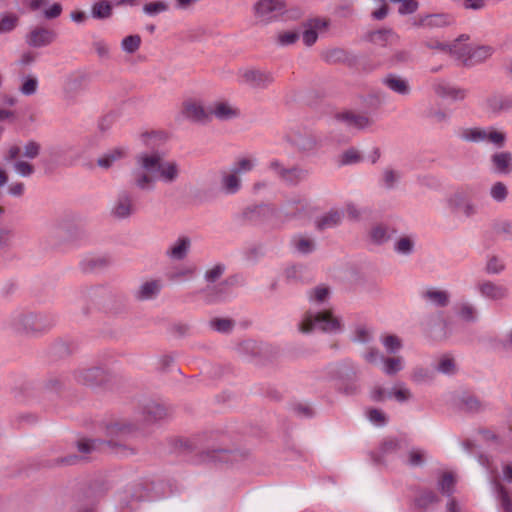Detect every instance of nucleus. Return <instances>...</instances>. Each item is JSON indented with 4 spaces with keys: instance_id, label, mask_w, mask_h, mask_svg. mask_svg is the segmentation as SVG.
I'll use <instances>...</instances> for the list:
<instances>
[{
    "instance_id": "f257e3e1",
    "label": "nucleus",
    "mask_w": 512,
    "mask_h": 512,
    "mask_svg": "<svg viewBox=\"0 0 512 512\" xmlns=\"http://www.w3.org/2000/svg\"><path fill=\"white\" fill-rule=\"evenodd\" d=\"M165 153L159 150L141 152L136 155V168L131 171L133 186L141 191H151L155 187L158 173L159 179L164 183L171 184L179 176V166L175 161H164Z\"/></svg>"
},
{
    "instance_id": "f03ea898",
    "label": "nucleus",
    "mask_w": 512,
    "mask_h": 512,
    "mask_svg": "<svg viewBox=\"0 0 512 512\" xmlns=\"http://www.w3.org/2000/svg\"><path fill=\"white\" fill-rule=\"evenodd\" d=\"M136 427L131 423H112L107 426L109 440L83 439L78 441L79 452L89 454L96 451L112 452L120 457H127L135 454V449L129 447L122 441H127L135 434Z\"/></svg>"
},
{
    "instance_id": "7ed1b4c3",
    "label": "nucleus",
    "mask_w": 512,
    "mask_h": 512,
    "mask_svg": "<svg viewBox=\"0 0 512 512\" xmlns=\"http://www.w3.org/2000/svg\"><path fill=\"white\" fill-rule=\"evenodd\" d=\"M298 328L304 334L315 330L334 334L342 330V324L340 318L336 317L331 309H310L304 314Z\"/></svg>"
},
{
    "instance_id": "20e7f679",
    "label": "nucleus",
    "mask_w": 512,
    "mask_h": 512,
    "mask_svg": "<svg viewBox=\"0 0 512 512\" xmlns=\"http://www.w3.org/2000/svg\"><path fill=\"white\" fill-rule=\"evenodd\" d=\"M360 369L358 365L350 359H344L330 369L331 377L338 380V388L346 395H354L358 392L357 384Z\"/></svg>"
},
{
    "instance_id": "39448f33",
    "label": "nucleus",
    "mask_w": 512,
    "mask_h": 512,
    "mask_svg": "<svg viewBox=\"0 0 512 512\" xmlns=\"http://www.w3.org/2000/svg\"><path fill=\"white\" fill-rule=\"evenodd\" d=\"M55 320L42 313L14 312L11 316V324L19 331L27 333L43 332L51 328Z\"/></svg>"
},
{
    "instance_id": "423d86ee",
    "label": "nucleus",
    "mask_w": 512,
    "mask_h": 512,
    "mask_svg": "<svg viewBox=\"0 0 512 512\" xmlns=\"http://www.w3.org/2000/svg\"><path fill=\"white\" fill-rule=\"evenodd\" d=\"M458 137L465 142L489 143L496 148H502L506 142V134L492 126L462 128L458 132Z\"/></svg>"
},
{
    "instance_id": "0eeeda50",
    "label": "nucleus",
    "mask_w": 512,
    "mask_h": 512,
    "mask_svg": "<svg viewBox=\"0 0 512 512\" xmlns=\"http://www.w3.org/2000/svg\"><path fill=\"white\" fill-rule=\"evenodd\" d=\"M470 187H460L448 195L445 203L449 211L456 216L471 218L478 213V207L471 197Z\"/></svg>"
},
{
    "instance_id": "6e6552de",
    "label": "nucleus",
    "mask_w": 512,
    "mask_h": 512,
    "mask_svg": "<svg viewBox=\"0 0 512 512\" xmlns=\"http://www.w3.org/2000/svg\"><path fill=\"white\" fill-rule=\"evenodd\" d=\"M451 49L453 56L461 60L465 66L480 64L490 58L495 52L494 47L490 45L471 46L461 45L459 43L458 48L457 46H453Z\"/></svg>"
},
{
    "instance_id": "1a4fd4ad",
    "label": "nucleus",
    "mask_w": 512,
    "mask_h": 512,
    "mask_svg": "<svg viewBox=\"0 0 512 512\" xmlns=\"http://www.w3.org/2000/svg\"><path fill=\"white\" fill-rule=\"evenodd\" d=\"M138 210L134 196L128 190H121L117 193L111 208L110 215L117 220H126L133 216Z\"/></svg>"
},
{
    "instance_id": "9d476101",
    "label": "nucleus",
    "mask_w": 512,
    "mask_h": 512,
    "mask_svg": "<svg viewBox=\"0 0 512 512\" xmlns=\"http://www.w3.org/2000/svg\"><path fill=\"white\" fill-rule=\"evenodd\" d=\"M258 22L269 24L277 20L285 12V4L281 0H259L253 6Z\"/></svg>"
},
{
    "instance_id": "9b49d317",
    "label": "nucleus",
    "mask_w": 512,
    "mask_h": 512,
    "mask_svg": "<svg viewBox=\"0 0 512 512\" xmlns=\"http://www.w3.org/2000/svg\"><path fill=\"white\" fill-rule=\"evenodd\" d=\"M268 168L270 171L274 172L281 181L288 185H297L306 180L309 175V171L305 168L300 166L286 168L279 160L276 159L269 162Z\"/></svg>"
},
{
    "instance_id": "f8f14e48",
    "label": "nucleus",
    "mask_w": 512,
    "mask_h": 512,
    "mask_svg": "<svg viewBox=\"0 0 512 512\" xmlns=\"http://www.w3.org/2000/svg\"><path fill=\"white\" fill-rule=\"evenodd\" d=\"M238 76L241 83L256 89L267 88L274 81L272 73L255 68L240 69Z\"/></svg>"
},
{
    "instance_id": "ddd939ff",
    "label": "nucleus",
    "mask_w": 512,
    "mask_h": 512,
    "mask_svg": "<svg viewBox=\"0 0 512 512\" xmlns=\"http://www.w3.org/2000/svg\"><path fill=\"white\" fill-rule=\"evenodd\" d=\"M74 378L81 385L95 387L106 380V373L100 367L80 368L75 371Z\"/></svg>"
},
{
    "instance_id": "4468645a",
    "label": "nucleus",
    "mask_w": 512,
    "mask_h": 512,
    "mask_svg": "<svg viewBox=\"0 0 512 512\" xmlns=\"http://www.w3.org/2000/svg\"><path fill=\"white\" fill-rule=\"evenodd\" d=\"M476 289L482 297L492 301H500L508 296V288L506 286L490 280L478 282Z\"/></svg>"
},
{
    "instance_id": "2eb2a0df",
    "label": "nucleus",
    "mask_w": 512,
    "mask_h": 512,
    "mask_svg": "<svg viewBox=\"0 0 512 512\" xmlns=\"http://www.w3.org/2000/svg\"><path fill=\"white\" fill-rule=\"evenodd\" d=\"M432 87L435 94L443 99L460 101L463 100L467 95V91L465 89L454 86L444 80L435 81Z\"/></svg>"
},
{
    "instance_id": "dca6fc26",
    "label": "nucleus",
    "mask_w": 512,
    "mask_h": 512,
    "mask_svg": "<svg viewBox=\"0 0 512 512\" xmlns=\"http://www.w3.org/2000/svg\"><path fill=\"white\" fill-rule=\"evenodd\" d=\"M321 56L328 64H346L352 66L356 63V57L351 52L340 47L326 49L322 52Z\"/></svg>"
},
{
    "instance_id": "f3484780",
    "label": "nucleus",
    "mask_w": 512,
    "mask_h": 512,
    "mask_svg": "<svg viewBox=\"0 0 512 512\" xmlns=\"http://www.w3.org/2000/svg\"><path fill=\"white\" fill-rule=\"evenodd\" d=\"M56 32L47 28H35L26 36V43L34 48L50 45L56 39Z\"/></svg>"
},
{
    "instance_id": "a211bd4d",
    "label": "nucleus",
    "mask_w": 512,
    "mask_h": 512,
    "mask_svg": "<svg viewBox=\"0 0 512 512\" xmlns=\"http://www.w3.org/2000/svg\"><path fill=\"white\" fill-rule=\"evenodd\" d=\"M209 113L220 121H229L240 116L239 108L227 101L215 102Z\"/></svg>"
},
{
    "instance_id": "6ab92c4d",
    "label": "nucleus",
    "mask_w": 512,
    "mask_h": 512,
    "mask_svg": "<svg viewBox=\"0 0 512 512\" xmlns=\"http://www.w3.org/2000/svg\"><path fill=\"white\" fill-rule=\"evenodd\" d=\"M491 169L495 174L508 175L512 172V154L508 151H500L490 157Z\"/></svg>"
},
{
    "instance_id": "aec40b11",
    "label": "nucleus",
    "mask_w": 512,
    "mask_h": 512,
    "mask_svg": "<svg viewBox=\"0 0 512 512\" xmlns=\"http://www.w3.org/2000/svg\"><path fill=\"white\" fill-rule=\"evenodd\" d=\"M381 83L390 91L401 96H407L411 92L408 80L394 73L384 76Z\"/></svg>"
},
{
    "instance_id": "412c9836",
    "label": "nucleus",
    "mask_w": 512,
    "mask_h": 512,
    "mask_svg": "<svg viewBox=\"0 0 512 512\" xmlns=\"http://www.w3.org/2000/svg\"><path fill=\"white\" fill-rule=\"evenodd\" d=\"M274 209L267 204H259L247 207L243 216L246 220L252 223H262L272 217Z\"/></svg>"
},
{
    "instance_id": "4be33fe9",
    "label": "nucleus",
    "mask_w": 512,
    "mask_h": 512,
    "mask_svg": "<svg viewBox=\"0 0 512 512\" xmlns=\"http://www.w3.org/2000/svg\"><path fill=\"white\" fill-rule=\"evenodd\" d=\"M420 297L425 302H428L439 308L446 307L450 302V295L447 291L433 287L421 291Z\"/></svg>"
},
{
    "instance_id": "5701e85b",
    "label": "nucleus",
    "mask_w": 512,
    "mask_h": 512,
    "mask_svg": "<svg viewBox=\"0 0 512 512\" xmlns=\"http://www.w3.org/2000/svg\"><path fill=\"white\" fill-rule=\"evenodd\" d=\"M453 18L447 14H429L420 17L414 22L415 26L427 28H440L450 25Z\"/></svg>"
},
{
    "instance_id": "b1692460",
    "label": "nucleus",
    "mask_w": 512,
    "mask_h": 512,
    "mask_svg": "<svg viewBox=\"0 0 512 512\" xmlns=\"http://www.w3.org/2000/svg\"><path fill=\"white\" fill-rule=\"evenodd\" d=\"M206 303L214 304L225 301L228 297V286L225 282L214 286H208L202 290Z\"/></svg>"
},
{
    "instance_id": "393cba45",
    "label": "nucleus",
    "mask_w": 512,
    "mask_h": 512,
    "mask_svg": "<svg viewBox=\"0 0 512 512\" xmlns=\"http://www.w3.org/2000/svg\"><path fill=\"white\" fill-rule=\"evenodd\" d=\"M191 248V240L187 236H181L166 251V255L172 260H183Z\"/></svg>"
},
{
    "instance_id": "a878e982",
    "label": "nucleus",
    "mask_w": 512,
    "mask_h": 512,
    "mask_svg": "<svg viewBox=\"0 0 512 512\" xmlns=\"http://www.w3.org/2000/svg\"><path fill=\"white\" fill-rule=\"evenodd\" d=\"M364 39L375 45L386 46L398 39L392 29H379L365 34Z\"/></svg>"
},
{
    "instance_id": "bb28decb",
    "label": "nucleus",
    "mask_w": 512,
    "mask_h": 512,
    "mask_svg": "<svg viewBox=\"0 0 512 512\" xmlns=\"http://www.w3.org/2000/svg\"><path fill=\"white\" fill-rule=\"evenodd\" d=\"M406 446L407 443L404 439L387 438L381 443L379 447V455L377 460L381 461V459L385 457L398 454L401 450L406 448Z\"/></svg>"
},
{
    "instance_id": "cd10ccee",
    "label": "nucleus",
    "mask_w": 512,
    "mask_h": 512,
    "mask_svg": "<svg viewBox=\"0 0 512 512\" xmlns=\"http://www.w3.org/2000/svg\"><path fill=\"white\" fill-rule=\"evenodd\" d=\"M439 503L440 498L430 489H421L414 498V505L423 511L433 508Z\"/></svg>"
},
{
    "instance_id": "c85d7f7f",
    "label": "nucleus",
    "mask_w": 512,
    "mask_h": 512,
    "mask_svg": "<svg viewBox=\"0 0 512 512\" xmlns=\"http://www.w3.org/2000/svg\"><path fill=\"white\" fill-rule=\"evenodd\" d=\"M162 289L160 280H150L142 283L135 293L138 300H150L158 296Z\"/></svg>"
},
{
    "instance_id": "c756f323",
    "label": "nucleus",
    "mask_w": 512,
    "mask_h": 512,
    "mask_svg": "<svg viewBox=\"0 0 512 512\" xmlns=\"http://www.w3.org/2000/svg\"><path fill=\"white\" fill-rule=\"evenodd\" d=\"M127 156V149L125 147H115L97 159V165L103 169L111 168L115 162Z\"/></svg>"
},
{
    "instance_id": "7c9ffc66",
    "label": "nucleus",
    "mask_w": 512,
    "mask_h": 512,
    "mask_svg": "<svg viewBox=\"0 0 512 512\" xmlns=\"http://www.w3.org/2000/svg\"><path fill=\"white\" fill-rule=\"evenodd\" d=\"M182 114L185 118L193 122H204L208 117V114L201 104L191 101L184 103Z\"/></svg>"
},
{
    "instance_id": "2f4dec72",
    "label": "nucleus",
    "mask_w": 512,
    "mask_h": 512,
    "mask_svg": "<svg viewBox=\"0 0 512 512\" xmlns=\"http://www.w3.org/2000/svg\"><path fill=\"white\" fill-rule=\"evenodd\" d=\"M343 213L339 210H330L317 218L315 224L316 228L320 231L334 228L342 222Z\"/></svg>"
},
{
    "instance_id": "473e14b6",
    "label": "nucleus",
    "mask_w": 512,
    "mask_h": 512,
    "mask_svg": "<svg viewBox=\"0 0 512 512\" xmlns=\"http://www.w3.org/2000/svg\"><path fill=\"white\" fill-rule=\"evenodd\" d=\"M331 295L328 286L321 284L307 291V298L312 306H320L325 304Z\"/></svg>"
},
{
    "instance_id": "72a5a7b5",
    "label": "nucleus",
    "mask_w": 512,
    "mask_h": 512,
    "mask_svg": "<svg viewBox=\"0 0 512 512\" xmlns=\"http://www.w3.org/2000/svg\"><path fill=\"white\" fill-rule=\"evenodd\" d=\"M142 413L148 423L161 420L167 415L164 406L154 401H148L143 406Z\"/></svg>"
},
{
    "instance_id": "f704fd0d",
    "label": "nucleus",
    "mask_w": 512,
    "mask_h": 512,
    "mask_svg": "<svg viewBox=\"0 0 512 512\" xmlns=\"http://www.w3.org/2000/svg\"><path fill=\"white\" fill-rule=\"evenodd\" d=\"M460 409L464 412L476 414L486 409V404L474 395H464L460 399Z\"/></svg>"
},
{
    "instance_id": "c9c22d12",
    "label": "nucleus",
    "mask_w": 512,
    "mask_h": 512,
    "mask_svg": "<svg viewBox=\"0 0 512 512\" xmlns=\"http://www.w3.org/2000/svg\"><path fill=\"white\" fill-rule=\"evenodd\" d=\"M512 107V98L492 95L486 99V108L492 113H500Z\"/></svg>"
},
{
    "instance_id": "e433bc0d",
    "label": "nucleus",
    "mask_w": 512,
    "mask_h": 512,
    "mask_svg": "<svg viewBox=\"0 0 512 512\" xmlns=\"http://www.w3.org/2000/svg\"><path fill=\"white\" fill-rule=\"evenodd\" d=\"M456 314L461 320L468 323L476 322L479 316L476 306L467 301L457 304Z\"/></svg>"
},
{
    "instance_id": "4c0bfd02",
    "label": "nucleus",
    "mask_w": 512,
    "mask_h": 512,
    "mask_svg": "<svg viewBox=\"0 0 512 512\" xmlns=\"http://www.w3.org/2000/svg\"><path fill=\"white\" fill-rule=\"evenodd\" d=\"M221 187L226 194H236L241 189V178L233 172L224 173L221 178Z\"/></svg>"
},
{
    "instance_id": "58836bf2",
    "label": "nucleus",
    "mask_w": 512,
    "mask_h": 512,
    "mask_svg": "<svg viewBox=\"0 0 512 512\" xmlns=\"http://www.w3.org/2000/svg\"><path fill=\"white\" fill-rule=\"evenodd\" d=\"M341 119L344 120L349 127L359 130L368 128L373 124V120L362 114L345 113L341 115Z\"/></svg>"
},
{
    "instance_id": "ea45409f",
    "label": "nucleus",
    "mask_w": 512,
    "mask_h": 512,
    "mask_svg": "<svg viewBox=\"0 0 512 512\" xmlns=\"http://www.w3.org/2000/svg\"><path fill=\"white\" fill-rule=\"evenodd\" d=\"M491 228L495 236L505 241H512V221L495 220L492 223Z\"/></svg>"
},
{
    "instance_id": "a19ab883",
    "label": "nucleus",
    "mask_w": 512,
    "mask_h": 512,
    "mask_svg": "<svg viewBox=\"0 0 512 512\" xmlns=\"http://www.w3.org/2000/svg\"><path fill=\"white\" fill-rule=\"evenodd\" d=\"M414 249L415 238L413 236H402L394 243V251L400 255L409 256Z\"/></svg>"
},
{
    "instance_id": "79ce46f5",
    "label": "nucleus",
    "mask_w": 512,
    "mask_h": 512,
    "mask_svg": "<svg viewBox=\"0 0 512 512\" xmlns=\"http://www.w3.org/2000/svg\"><path fill=\"white\" fill-rule=\"evenodd\" d=\"M493 486L501 507L505 512H512V499L505 487L496 479L493 480Z\"/></svg>"
},
{
    "instance_id": "37998d69",
    "label": "nucleus",
    "mask_w": 512,
    "mask_h": 512,
    "mask_svg": "<svg viewBox=\"0 0 512 512\" xmlns=\"http://www.w3.org/2000/svg\"><path fill=\"white\" fill-rule=\"evenodd\" d=\"M112 15V6L106 0H101L92 5L91 16L95 19H108Z\"/></svg>"
},
{
    "instance_id": "c03bdc74",
    "label": "nucleus",
    "mask_w": 512,
    "mask_h": 512,
    "mask_svg": "<svg viewBox=\"0 0 512 512\" xmlns=\"http://www.w3.org/2000/svg\"><path fill=\"white\" fill-rule=\"evenodd\" d=\"M455 484L456 481L453 474L446 472L438 480L437 487L444 496L451 498L454 493Z\"/></svg>"
},
{
    "instance_id": "a18cd8bd",
    "label": "nucleus",
    "mask_w": 512,
    "mask_h": 512,
    "mask_svg": "<svg viewBox=\"0 0 512 512\" xmlns=\"http://www.w3.org/2000/svg\"><path fill=\"white\" fill-rule=\"evenodd\" d=\"M509 191L507 185L502 181H497L492 184L489 189V195L493 201L503 203L508 197Z\"/></svg>"
},
{
    "instance_id": "49530a36",
    "label": "nucleus",
    "mask_w": 512,
    "mask_h": 512,
    "mask_svg": "<svg viewBox=\"0 0 512 512\" xmlns=\"http://www.w3.org/2000/svg\"><path fill=\"white\" fill-rule=\"evenodd\" d=\"M21 86L19 87V91L24 96H32L36 94L38 90V79L36 76L27 75L21 78Z\"/></svg>"
},
{
    "instance_id": "de8ad7c7",
    "label": "nucleus",
    "mask_w": 512,
    "mask_h": 512,
    "mask_svg": "<svg viewBox=\"0 0 512 512\" xmlns=\"http://www.w3.org/2000/svg\"><path fill=\"white\" fill-rule=\"evenodd\" d=\"M383 371L386 375L393 376L400 372L404 365H403V358L402 357H383Z\"/></svg>"
},
{
    "instance_id": "09e8293b",
    "label": "nucleus",
    "mask_w": 512,
    "mask_h": 512,
    "mask_svg": "<svg viewBox=\"0 0 512 512\" xmlns=\"http://www.w3.org/2000/svg\"><path fill=\"white\" fill-rule=\"evenodd\" d=\"M370 239L373 243L381 245L390 239V233L387 226L378 224L371 228Z\"/></svg>"
},
{
    "instance_id": "8fccbe9b",
    "label": "nucleus",
    "mask_w": 512,
    "mask_h": 512,
    "mask_svg": "<svg viewBox=\"0 0 512 512\" xmlns=\"http://www.w3.org/2000/svg\"><path fill=\"white\" fill-rule=\"evenodd\" d=\"M19 22V17L14 13L0 14V34L13 31Z\"/></svg>"
},
{
    "instance_id": "3c124183",
    "label": "nucleus",
    "mask_w": 512,
    "mask_h": 512,
    "mask_svg": "<svg viewBox=\"0 0 512 512\" xmlns=\"http://www.w3.org/2000/svg\"><path fill=\"white\" fill-rule=\"evenodd\" d=\"M389 398H394L399 403H404L412 398V392L404 383H398L388 392Z\"/></svg>"
},
{
    "instance_id": "603ef678",
    "label": "nucleus",
    "mask_w": 512,
    "mask_h": 512,
    "mask_svg": "<svg viewBox=\"0 0 512 512\" xmlns=\"http://www.w3.org/2000/svg\"><path fill=\"white\" fill-rule=\"evenodd\" d=\"M433 379L434 372L424 367H416L411 374V380L417 384L429 383Z\"/></svg>"
},
{
    "instance_id": "864d4df0",
    "label": "nucleus",
    "mask_w": 512,
    "mask_h": 512,
    "mask_svg": "<svg viewBox=\"0 0 512 512\" xmlns=\"http://www.w3.org/2000/svg\"><path fill=\"white\" fill-rule=\"evenodd\" d=\"M234 321L228 318H214L209 322L210 327L219 333H230L234 328Z\"/></svg>"
},
{
    "instance_id": "5fc2aeb1",
    "label": "nucleus",
    "mask_w": 512,
    "mask_h": 512,
    "mask_svg": "<svg viewBox=\"0 0 512 512\" xmlns=\"http://www.w3.org/2000/svg\"><path fill=\"white\" fill-rule=\"evenodd\" d=\"M294 144L302 151H311L317 147V140L312 134L299 135L294 139Z\"/></svg>"
},
{
    "instance_id": "6e6d98bb",
    "label": "nucleus",
    "mask_w": 512,
    "mask_h": 512,
    "mask_svg": "<svg viewBox=\"0 0 512 512\" xmlns=\"http://www.w3.org/2000/svg\"><path fill=\"white\" fill-rule=\"evenodd\" d=\"M292 242L295 249L301 254H309L315 249V243L310 238L297 236L293 238Z\"/></svg>"
},
{
    "instance_id": "4d7b16f0",
    "label": "nucleus",
    "mask_w": 512,
    "mask_h": 512,
    "mask_svg": "<svg viewBox=\"0 0 512 512\" xmlns=\"http://www.w3.org/2000/svg\"><path fill=\"white\" fill-rule=\"evenodd\" d=\"M140 45L141 37L137 34L126 36L121 41V49L128 54L135 53L140 48Z\"/></svg>"
},
{
    "instance_id": "13d9d810",
    "label": "nucleus",
    "mask_w": 512,
    "mask_h": 512,
    "mask_svg": "<svg viewBox=\"0 0 512 512\" xmlns=\"http://www.w3.org/2000/svg\"><path fill=\"white\" fill-rule=\"evenodd\" d=\"M412 60V55L407 50H397L389 58L388 63L391 67H400Z\"/></svg>"
},
{
    "instance_id": "bf43d9fd",
    "label": "nucleus",
    "mask_w": 512,
    "mask_h": 512,
    "mask_svg": "<svg viewBox=\"0 0 512 512\" xmlns=\"http://www.w3.org/2000/svg\"><path fill=\"white\" fill-rule=\"evenodd\" d=\"M226 266L223 263L214 264L212 267L208 268L204 273V279L208 283H215L218 281L225 273Z\"/></svg>"
},
{
    "instance_id": "052dcab7",
    "label": "nucleus",
    "mask_w": 512,
    "mask_h": 512,
    "mask_svg": "<svg viewBox=\"0 0 512 512\" xmlns=\"http://www.w3.org/2000/svg\"><path fill=\"white\" fill-rule=\"evenodd\" d=\"M426 117L433 122L434 124L438 125H446L449 122L450 116L448 113L441 109H435V108H429L426 111Z\"/></svg>"
},
{
    "instance_id": "680f3d73",
    "label": "nucleus",
    "mask_w": 512,
    "mask_h": 512,
    "mask_svg": "<svg viewBox=\"0 0 512 512\" xmlns=\"http://www.w3.org/2000/svg\"><path fill=\"white\" fill-rule=\"evenodd\" d=\"M256 166V160L250 158H241L237 162L234 163L231 170L236 174H245L254 169Z\"/></svg>"
},
{
    "instance_id": "e2e57ef3",
    "label": "nucleus",
    "mask_w": 512,
    "mask_h": 512,
    "mask_svg": "<svg viewBox=\"0 0 512 512\" xmlns=\"http://www.w3.org/2000/svg\"><path fill=\"white\" fill-rule=\"evenodd\" d=\"M505 270V263L498 256H491L488 258L485 271L488 274L496 275Z\"/></svg>"
},
{
    "instance_id": "0e129e2a",
    "label": "nucleus",
    "mask_w": 512,
    "mask_h": 512,
    "mask_svg": "<svg viewBox=\"0 0 512 512\" xmlns=\"http://www.w3.org/2000/svg\"><path fill=\"white\" fill-rule=\"evenodd\" d=\"M168 8V3L164 1H155L145 4L143 7V12L148 16H156L160 13L166 12Z\"/></svg>"
},
{
    "instance_id": "69168bd1",
    "label": "nucleus",
    "mask_w": 512,
    "mask_h": 512,
    "mask_svg": "<svg viewBox=\"0 0 512 512\" xmlns=\"http://www.w3.org/2000/svg\"><path fill=\"white\" fill-rule=\"evenodd\" d=\"M381 342L390 354H394L402 348V342L396 335H386L382 338Z\"/></svg>"
},
{
    "instance_id": "338daca9",
    "label": "nucleus",
    "mask_w": 512,
    "mask_h": 512,
    "mask_svg": "<svg viewBox=\"0 0 512 512\" xmlns=\"http://www.w3.org/2000/svg\"><path fill=\"white\" fill-rule=\"evenodd\" d=\"M435 369L442 374L452 375L455 374L456 372V365L452 358L448 356H443L439 360Z\"/></svg>"
},
{
    "instance_id": "774afa93",
    "label": "nucleus",
    "mask_w": 512,
    "mask_h": 512,
    "mask_svg": "<svg viewBox=\"0 0 512 512\" xmlns=\"http://www.w3.org/2000/svg\"><path fill=\"white\" fill-rule=\"evenodd\" d=\"M362 160L360 153L355 148H350L341 155L340 163L342 165H351L359 163Z\"/></svg>"
}]
</instances>
